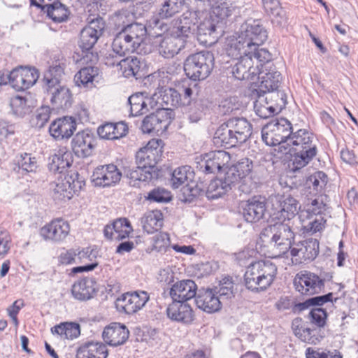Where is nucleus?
<instances>
[{"mask_svg":"<svg viewBox=\"0 0 358 358\" xmlns=\"http://www.w3.org/2000/svg\"><path fill=\"white\" fill-rule=\"evenodd\" d=\"M72 163L71 153L59 150L49 158L48 169L60 176L55 182L53 198L57 201L70 200L74 194L80 192L84 182L78 179V173L66 174L64 171Z\"/></svg>","mask_w":358,"mask_h":358,"instance_id":"obj_1","label":"nucleus"},{"mask_svg":"<svg viewBox=\"0 0 358 358\" xmlns=\"http://www.w3.org/2000/svg\"><path fill=\"white\" fill-rule=\"evenodd\" d=\"M287 144L292 146L293 152L289 165L293 172L305 167L317 155V148L313 133L306 129H292Z\"/></svg>","mask_w":358,"mask_h":358,"instance_id":"obj_2","label":"nucleus"},{"mask_svg":"<svg viewBox=\"0 0 358 358\" xmlns=\"http://www.w3.org/2000/svg\"><path fill=\"white\" fill-rule=\"evenodd\" d=\"M293 226L294 222H289V220H279L261 232L260 238L263 241L269 238V243L275 257H282L292 248L295 236Z\"/></svg>","mask_w":358,"mask_h":358,"instance_id":"obj_3","label":"nucleus"},{"mask_svg":"<svg viewBox=\"0 0 358 358\" xmlns=\"http://www.w3.org/2000/svg\"><path fill=\"white\" fill-rule=\"evenodd\" d=\"M277 274V266L270 260L252 262L244 275L246 288L258 293L266 290L273 283Z\"/></svg>","mask_w":358,"mask_h":358,"instance_id":"obj_4","label":"nucleus"},{"mask_svg":"<svg viewBox=\"0 0 358 358\" xmlns=\"http://www.w3.org/2000/svg\"><path fill=\"white\" fill-rule=\"evenodd\" d=\"M163 145L162 140L153 138L136 153V163L138 164L136 167V181L150 182L157 180L152 162L155 161V156L162 152Z\"/></svg>","mask_w":358,"mask_h":358,"instance_id":"obj_5","label":"nucleus"},{"mask_svg":"<svg viewBox=\"0 0 358 358\" xmlns=\"http://www.w3.org/2000/svg\"><path fill=\"white\" fill-rule=\"evenodd\" d=\"M214 60L213 54L208 50L190 55L184 63L186 76L194 81L206 79L213 69Z\"/></svg>","mask_w":358,"mask_h":358,"instance_id":"obj_6","label":"nucleus"},{"mask_svg":"<svg viewBox=\"0 0 358 358\" xmlns=\"http://www.w3.org/2000/svg\"><path fill=\"white\" fill-rule=\"evenodd\" d=\"M292 129H294V127L286 118L273 120L262 128V141L269 146L287 143Z\"/></svg>","mask_w":358,"mask_h":358,"instance_id":"obj_7","label":"nucleus"},{"mask_svg":"<svg viewBox=\"0 0 358 358\" xmlns=\"http://www.w3.org/2000/svg\"><path fill=\"white\" fill-rule=\"evenodd\" d=\"M253 162L249 158H243L235 164L229 167L226 173L228 178L237 185L241 184L238 189L245 194H249L255 187L252 181Z\"/></svg>","mask_w":358,"mask_h":358,"instance_id":"obj_8","label":"nucleus"},{"mask_svg":"<svg viewBox=\"0 0 358 358\" xmlns=\"http://www.w3.org/2000/svg\"><path fill=\"white\" fill-rule=\"evenodd\" d=\"M230 160L231 156L228 152L215 150L203 155L196 162V169L206 174H215L224 169Z\"/></svg>","mask_w":358,"mask_h":358,"instance_id":"obj_9","label":"nucleus"},{"mask_svg":"<svg viewBox=\"0 0 358 358\" xmlns=\"http://www.w3.org/2000/svg\"><path fill=\"white\" fill-rule=\"evenodd\" d=\"M171 110L168 108L157 110L156 113L147 115L142 121L143 134H158L165 131L171 123Z\"/></svg>","mask_w":358,"mask_h":358,"instance_id":"obj_10","label":"nucleus"},{"mask_svg":"<svg viewBox=\"0 0 358 358\" xmlns=\"http://www.w3.org/2000/svg\"><path fill=\"white\" fill-rule=\"evenodd\" d=\"M294 285L296 290L301 294L310 296L320 293L324 283L317 275L304 271L296 274L294 280Z\"/></svg>","mask_w":358,"mask_h":358,"instance_id":"obj_11","label":"nucleus"},{"mask_svg":"<svg viewBox=\"0 0 358 358\" xmlns=\"http://www.w3.org/2000/svg\"><path fill=\"white\" fill-rule=\"evenodd\" d=\"M319 253V242L317 239L308 238L292 245L290 255L292 263L299 264L306 261H313Z\"/></svg>","mask_w":358,"mask_h":358,"instance_id":"obj_12","label":"nucleus"},{"mask_svg":"<svg viewBox=\"0 0 358 358\" xmlns=\"http://www.w3.org/2000/svg\"><path fill=\"white\" fill-rule=\"evenodd\" d=\"M247 45L252 49L259 46L267 39V31L260 20H248L242 25L240 32Z\"/></svg>","mask_w":358,"mask_h":358,"instance_id":"obj_13","label":"nucleus"},{"mask_svg":"<svg viewBox=\"0 0 358 358\" xmlns=\"http://www.w3.org/2000/svg\"><path fill=\"white\" fill-rule=\"evenodd\" d=\"M105 23L102 18L92 20L80 31L79 47L83 52L90 51L103 34Z\"/></svg>","mask_w":358,"mask_h":358,"instance_id":"obj_14","label":"nucleus"},{"mask_svg":"<svg viewBox=\"0 0 358 358\" xmlns=\"http://www.w3.org/2000/svg\"><path fill=\"white\" fill-rule=\"evenodd\" d=\"M39 78V73L35 68L19 67L10 72V85L17 91L29 89Z\"/></svg>","mask_w":358,"mask_h":358,"instance_id":"obj_15","label":"nucleus"},{"mask_svg":"<svg viewBox=\"0 0 358 358\" xmlns=\"http://www.w3.org/2000/svg\"><path fill=\"white\" fill-rule=\"evenodd\" d=\"M196 15L186 12L172 21L170 32L187 43L196 30Z\"/></svg>","mask_w":358,"mask_h":358,"instance_id":"obj_16","label":"nucleus"},{"mask_svg":"<svg viewBox=\"0 0 358 358\" xmlns=\"http://www.w3.org/2000/svg\"><path fill=\"white\" fill-rule=\"evenodd\" d=\"M244 220L250 223H256L262 220L266 211L265 197L255 196L243 201L241 206Z\"/></svg>","mask_w":358,"mask_h":358,"instance_id":"obj_17","label":"nucleus"},{"mask_svg":"<svg viewBox=\"0 0 358 358\" xmlns=\"http://www.w3.org/2000/svg\"><path fill=\"white\" fill-rule=\"evenodd\" d=\"M122 173L116 166L108 164L96 167L91 177L93 185L96 187H109L120 180Z\"/></svg>","mask_w":358,"mask_h":358,"instance_id":"obj_18","label":"nucleus"},{"mask_svg":"<svg viewBox=\"0 0 358 358\" xmlns=\"http://www.w3.org/2000/svg\"><path fill=\"white\" fill-rule=\"evenodd\" d=\"M56 81H49L48 86H44L51 103L57 108H68L71 106L72 96L68 87L61 84L54 85Z\"/></svg>","mask_w":358,"mask_h":358,"instance_id":"obj_19","label":"nucleus"},{"mask_svg":"<svg viewBox=\"0 0 358 358\" xmlns=\"http://www.w3.org/2000/svg\"><path fill=\"white\" fill-rule=\"evenodd\" d=\"M197 285L192 280H182L173 284L167 291L164 290V296H169L172 300L186 302L195 297Z\"/></svg>","mask_w":358,"mask_h":358,"instance_id":"obj_20","label":"nucleus"},{"mask_svg":"<svg viewBox=\"0 0 358 358\" xmlns=\"http://www.w3.org/2000/svg\"><path fill=\"white\" fill-rule=\"evenodd\" d=\"M70 232V225L62 219H56L40 229V235L45 241L59 243L64 241Z\"/></svg>","mask_w":358,"mask_h":358,"instance_id":"obj_21","label":"nucleus"},{"mask_svg":"<svg viewBox=\"0 0 358 358\" xmlns=\"http://www.w3.org/2000/svg\"><path fill=\"white\" fill-rule=\"evenodd\" d=\"M231 67V73L239 80H254L259 73V66H254V60L250 55L241 56Z\"/></svg>","mask_w":358,"mask_h":358,"instance_id":"obj_22","label":"nucleus"},{"mask_svg":"<svg viewBox=\"0 0 358 358\" xmlns=\"http://www.w3.org/2000/svg\"><path fill=\"white\" fill-rule=\"evenodd\" d=\"M95 145V138L90 130L78 132L73 138L71 147L78 157H87L92 155Z\"/></svg>","mask_w":358,"mask_h":358,"instance_id":"obj_23","label":"nucleus"},{"mask_svg":"<svg viewBox=\"0 0 358 358\" xmlns=\"http://www.w3.org/2000/svg\"><path fill=\"white\" fill-rule=\"evenodd\" d=\"M76 121L72 117H64L54 120L50 125L49 132L57 141L69 139L76 131Z\"/></svg>","mask_w":358,"mask_h":358,"instance_id":"obj_24","label":"nucleus"},{"mask_svg":"<svg viewBox=\"0 0 358 358\" xmlns=\"http://www.w3.org/2000/svg\"><path fill=\"white\" fill-rule=\"evenodd\" d=\"M196 306L207 313L218 312L222 308V301L213 289H201L196 294Z\"/></svg>","mask_w":358,"mask_h":358,"instance_id":"obj_25","label":"nucleus"},{"mask_svg":"<svg viewBox=\"0 0 358 358\" xmlns=\"http://www.w3.org/2000/svg\"><path fill=\"white\" fill-rule=\"evenodd\" d=\"M166 314L171 320L189 324L194 318L192 307L186 302L172 300L166 308Z\"/></svg>","mask_w":358,"mask_h":358,"instance_id":"obj_26","label":"nucleus"},{"mask_svg":"<svg viewBox=\"0 0 358 358\" xmlns=\"http://www.w3.org/2000/svg\"><path fill=\"white\" fill-rule=\"evenodd\" d=\"M194 172L190 166H182L178 167L171 174V186L173 188L177 189L185 182H187L186 187H183V194H185L187 192H189L188 196H196L198 194L197 189H194L193 186L188 184L189 181L192 182Z\"/></svg>","mask_w":358,"mask_h":358,"instance_id":"obj_27","label":"nucleus"},{"mask_svg":"<svg viewBox=\"0 0 358 358\" xmlns=\"http://www.w3.org/2000/svg\"><path fill=\"white\" fill-rule=\"evenodd\" d=\"M129 330L125 325L112 322L104 328L102 337L106 344L115 347L124 343L129 338Z\"/></svg>","mask_w":358,"mask_h":358,"instance_id":"obj_28","label":"nucleus"},{"mask_svg":"<svg viewBox=\"0 0 358 358\" xmlns=\"http://www.w3.org/2000/svg\"><path fill=\"white\" fill-rule=\"evenodd\" d=\"M133 24L125 26L114 38L112 47L115 52L120 56H126L127 53L134 52V42L131 29Z\"/></svg>","mask_w":358,"mask_h":358,"instance_id":"obj_29","label":"nucleus"},{"mask_svg":"<svg viewBox=\"0 0 358 358\" xmlns=\"http://www.w3.org/2000/svg\"><path fill=\"white\" fill-rule=\"evenodd\" d=\"M279 204L276 218L280 221L289 220L294 222L298 210L300 208L298 201L291 195H281L275 197Z\"/></svg>","mask_w":358,"mask_h":358,"instance_id":"obj_30","label":"nucleus"},{"mask_svg":"<svg viewBox=\"0 0 358 358\" xmlns=\"http://www.w3.org/2000/svg\"><path fill=\"white\" fill-rule=\"evenodd\" d=\"M132 231L131 224L124 217L116 219L111 224H107L103 230L106 238L116 241L127 238Z\"/></svg>","mask_w":358,"mask_h":358,"instance_id":"obj_31","label":"nucleus"},{"mask_svg":"<svg viewBox=\"0 0 358 358\" xmlns=\"http://www.w3.org/2000/svg\"><path fill=\"white\" fill-rule=\"evenodd\" d=\"M258 78L260 80L259 89L257 93H265L266 92L273 91L279 88L282 76L275 67L268 68L263 70L259 69L257 74Z\"/></svg>","mask_w":358,"mask_h":358,"instance_id":"obj_32","label":"nucleus"},{"mask_svg":"<svg viewBox=\"0 0 358 358\" xmlns=\"http://www.w3.org/2000/svg\"><path fill=\"white\" fill-rule=\"evenodd\" d=\"M247 43L240 34L228 37L225 42V50L227 55L235 60L241 58V56L250 55L252 48H249Z\"/></svg>","mask_w":358,"mask_h":358,"instance_id":"obj_33","label":"nucleus"},{"mask_svg":"<svg viewBox=\"0 0 358 358\" xmlns=\"http://www.w3.org/2000/svg\"><path fill=\"white\" fill-rule=\"evenodd\" d=\"M327 182V176L322 171L315 172L308 178L301 189L303 197L320 195L323 187Z\"/></svg>","mask_w":358,"mask_h":358,"instance_id":"obj_34","label":"nucleus"},{"mask_svg":"<svg viewBox=\"0 0 358 358\" xmlns=\"http://www.w3.org/2000/svg\"><path fill=\"white\" fill-rule=\"evenodd\" d=\"M303 206L309 215L325 217L329 212L328 196L320 194L317 196L303 197Z\"/></svg>","mask_w":358,"mask_h":358,"instance_id":"obj_35","label":"nucleus"},{"mask_svg":"<svg viewBox=\"0 0 358 358\" xmlns=\"http://www.w3.org/2000/svg\"><path fill=\"white\" fill-rule=\"evenodd\" d=\"M96 290V282L92 278H85L73 285L71 293L77 300L87 301L94 297Z\"/></svg>","mask_w":358,"mask_h":358,"instance_id":"obj_36","label":"nucleus"},{"mask_svg":"<svg viewBox=\"0 0 358 358\" xmlns=\"http://www.w3.org/2000/svg\"><path fill=\"white\" fill-rule=\"evenodd\" d=\"M187 42L170 32V36L160 40L159 52L165 58H171L185 48Z\"/></svg>","mask_w":358,"mask_h":358,"instance_id":"obj_37","label":"nucleus"},{"mask_svg":"<svg viewBox=\"0 0 358 358\" xmlns=\"http://www.w3.org/2000/svg\"><path fill=\"white\" fill-rule=\"evenodd\" d=\"M235 185L236 184L225 173L223 178H217L210 181L207 187L206 196L209 199H217L231 190Z\"/></svg>","mask_w":358,"mask_h":358,"instance_id":"obj_38","label":"nucleus"},{"mask_svg":"<svg viewBox=\"0 0 358 358\" xmlns=\"http://www.w3.org/2000/svg\"><path fill=\"white\" fill-rule=\"evenodd\" d=\"M213 143L217 146L224 147L226 148L235 147L237 144L240 143L237 136H236L233 131L230 129L227 122L221 124L217 129L213 137Z\"/></svg>","mask_w":358,"mask_h":358,"instance_id":"obj_39","label":"nucleus"},{"mask_svg":"<svg viewBox=\"0 0 358 358\" xmlns=\"http://www.w3.org/2000/svg\"><path fill=\"white\" fill-rule=\"evenodd\" d=\"M97 255L98 251L91 248H86L79 251L77 253L78 263H85V264L74 267L72 269V272L78 273L94 270L98 266V263L96 261Z\"/></svg>","mask_w":358,"mask_h":358,"instance_id":"obj_40","label":"nucleus"},{"mask_svg":"<svg viewBox=\"0 0 358 358\" xmlns=\"http://www.w3.org/2000/svg\"><path fill=\"white\" fill-rule=\"evenodd\" d=\"M227 123L237 136L240 144L245 143L251 136L252 124L244 117H233L227 121Z\"/></svg>","mask_w":358,"mask_h":358,"instance_id":"obj_41","label":"nucleus"},{"mask_svg":"<svg viewBox=\"0 0 358 358\" xmlns=\"http://www.w3.org/2000/svg\"><path fill=\"white\" fill-rule=\"evenodd\" d=\"M106 345L101 342H89L79 348L76 358H107Z\"/></svg>","mask_w":358,"mask_h":358,"instance_id":"obj_42","label":"nucleus"},{"mask_svg":"<svg viewBox=\"0 0 358 358\" xmlns=\"http://www.w3.org/2000/svg\"><path fill=\"white\" fill-rule=\"evenodd\" d=\"M160 340V333L155 328L148 326L136 328V342L141 343L143 348L156 345Z\"/></svg>","mask_w":358,"mask_h":358,"instance_id":"obj_43","label":"nucleus"},{"mask_svg":"<svg viewBox=\"0 0 358 358\" xmlns=\"http://www.w3.org/2000/svg\"><path fill=\"white\" fill-rule=\"evenodd\" d=\"M157 101L162 106L169 107H179L184 105L181 94L176 90L169 87L161 89L159 92V95L156 96ZM172 111L171 108H169Z\"/></svg>","mask_w":358,"mask_h":358,"instance_id":"obj_44","label":"nucleus"},{"mask_svg":"<svg viewBox=\"0 0 358 358\" xmlns=\"http://www.w3.org/2000/svg\"><path fill=\"white\" fill-rule=\"evenodd\" d=\"M156 96V94L151 95L146 90L136 92V116L147 113L154 108L158 104Z\"/></svg>","mask_w":358,"mask_h":358,"instance_id":"obj_45","label":"nucleus"},{"mask_svg":"<svg viewBox=\"0 0 358 358\" xmlns=\"http://www.w3.org/2000/svg\"><path fill=\"white\" fill-rule=\"evenodd\" d=\"M42 10L55 22L66 21L70 14L69 8L59 0L48 2L42 6Z\"/></svg>","mask_w":358,"mask_h":358,"instance_id":"obj_46","label":"nucleus"},{"mask_svg":"<svg viewBox=\"0 0 358 358\" xmlns=\"http://www.w3.org/2000/svg\"><path fill=\"white\" fill-rule=\"evenodd\" d=\"M196 28L197 29L198 41L201 43L210 45L217 38L216 27L210 20L201 23L199 26H196Z\"/></svg>","mask_w":358,"mask_h":358,"instance_id":"obj_47","label":"nucleus"},{"mask_svg":"<svg viewBox=\"0 0 358 358\" xmlns=\"http://www.w3.org/2000/svg\"><path fill=\"white\" fill-rule=\"evenodd\" d=\"M241 7L240 0H217L216 6L213 7V13L218 18L224 20Z\"/></svg>","mask_w":358,"mask_h":358,"instance_id":"obj_48","label":"nucleus"},{"mask_svg":"<svg viewBox=\"0 0 358 358\" xmlns=\"http://www.w3.org/2000/svg\"><path fill=\"white\" fill-rule=\"evenodd\" d=\"M99 78V69L94 66H87L81 69L74 76V82L76 85L88 86L94 81L98 82Z\"/></svg>","mask_w":358,"mask_h":358,"instance_id":"obj_49","label":"nucleus"},{"mask_svg":"<svg viewBox=\"0 0 358 358\" xmlns=\"http://www.w3.org/2000/svg\"><path fill=\"white\" fill-rule=\"evenodd\" d=\"M184 4L183 0H165L157 10L161 19H168L179 13Z\"/></svg>","mask_w":358,"mask_h":358,"instance_id":"obj_50","label":"nucleus"},{"mask_svg":"<svg viewBox=\"0 0 358 358\" xmlns=\"http://www.w3.org/2000/svg\"><path fill=\"white\" fill-rule=\"evenodd\" d=\"M143 229L148 234L158 231L163 225L162 214L160 211L147 213L142 221Z\"/></svg>","mask_w":358,"mask_h":358,"instance_id":"obj_51","label":"nucleus"},{"mask_svg":"<svg viewBox=\"0 0 358 358\" xmlns=\"http://www.w3.org/2000/svg\"><path fill=\"white\" fill-rule=\"evenodd\" d=\"M151 247L145 249L147 253H150L155 250L158 252H166V249L170 246V238L167 233L159 232L155 234L152 238H149Z\"/></svg>","mask_w":358,"mask_h":358,"instance_id":"obj_52","label":"nucleus"},{"mask_svg":"<svg viewBox=\"0 0 358 358\" xmlns=\"http://www.w3.org/2000/svg\"><path fill=\"white\" fill-rule=\"evenodd\" d=\"M257 94L258 98L254 103V109L259 117L266 119L278 113L274 106L264 98V95L261 93Z\"/></svg>","mask_w":358,"mask_h":358,"instance_id":"obj_53","label":"nucleus"},{"mask_svg":"<svg viewBox=\"0 0 358 358\" xmlns=\"http://www.w3.org/2000/svg\"><path fill=\"white\" fill-rule=\"evenodd\" d=\"M264 98L274 106L275 110L279 113L287 104V95L283 90L278 89L262 93Z\"/></svg>","mask_w":358,"mask_h":358,"instance_id":"obj_54","label":"nucleus"},{"mask_svg":"<svg viewBox=\"0 0 358 358\" xmlns=\"http://www.w3.org/2000/svg\"><path fill=\"white\" fill-rule=\"evenodd\" d=\"M234 282L230 277H224L220 281L217 286L213 289L221 300L231 299L234 296Z\"/></svg>","mask_w":358,"mask_h":358,"instance_id":"obj_55","label":"nucleus"},{"mask_svg":"<svg viewBox=\"0 0 358 358\" xmlns=\"http://www.w3.org/2000/svg\"><path fill=\"white\" fill-rule=\"evenodd\" d=\"M252 58L255 59L256 65L259 66L260 70L271 68L273 66L271 61V55L270 52L264 48H259V46H256V48L252 49Z\"/></svg>","mask_w":358,"mask_h":358,"instance_id":"obj_56","label":"nucleus"},{"mask_svg":"<svg viewBox=\"0 0 358 358\" xmlns=\"http://www.w3.org/2000/svg\"><path fill=\"white\" fill-rule=\"evenodd\" d=\"M115 307L120 313L131 315L134 313V301L132 293L123 294L115 301Z\"/></svg>","mask_w":358,"mask_h":358,"instance_id":"obj_57","label":"nucleus"},{"mask_svg":"<svg viewBox=\"0 0 358 358\" xmlns=\"http://www.w3.org/2000/svg\"><path fill=\"white\" fill-rule=\"evenodd\" d=\"M144 197L150 202L157 203H166L172 199L171 192L162 187L153 189L147 195H145Z\"/></svg>","mask_w":358,"mask_h":358,"instance_id":"obj_58","label":"nucleus"},{"mask_svg":"<svg viewBox=\"0 0 358 358\" xmlns=\"http://www.w3.org/2000/svg\"><path fill=\"white\" fill-rule=\"evenodd\" d=\"M50 117V107L42 106L36 110L35 115L31 120V123L33 127L41 129L48 122Z\"/></svg>","mask_w":358,"mask_h":358,"instance_id":"obj_59","label":"nucleus"},{"mask_svg":"<svg viewBox=\"0 0 358 358\" xmlns=\"http://www.w3.org/2000/svg\"><path fill=\"white\" fill-rule=\"evenodd\" d=\"M117 65L124 78H129L134 76V56L128 55L117 62Z\"/></svg>","mask_w":358,"mask_h":358,"instance_id":"obj_60","label":"nucleus"},{"mask_svg":"<svg viewBox=\"0 0 358 358\" xmlns=\"http://www.w3.org/2000/svg\"><path fill=\"white\" fill-rule=\"evenodd\" d=\"M64 74V69L60 64L50 66L43 78L45 86H48L49 81H56L55 85L61 84L60 79Z\"/></svg>","mask_w":358,"mask_h":358,"instance_id":"obj_61","label":"nucleus"},{"mask_svg":"<svg viewBox=\"0 0 358 358\" xmlns=\"http://www.w3.org/2000/svg\"><path fill=\"white\" fill-rule=\"evenodd\" d=\"M262 2L267 15L282 17L283 11L278 0H262Z\"/></svg>","mask_w":358,"mask_h":358,"instance_id":"obj_62","label":"nucleus"},{"mask_svg":"<svg viewBox=\"0 0 358 358\" xmlns=\"http://www.w3.org/2000/svg\"><path fill=\"white\" fill-rule=\"evenodd\" d=\"M241 104L237 97L231 96L221 101L219 105L220 110L224 115H227L239 109Z\"/></svg>","mask_w":358,"mask_h":358,"instance_id":"obj_63","label":"nucleus"},{"mask_svg":"<svg viewBox=\"0 0 358 358\" xmlns=\"http://www.w3.org/2000/svg\"><path fill=\"white\" fill-rule=\"evenodd\" d=\"M311 322L318 327H323L326 324L327 313L326 310L322 308H313L310 313Z\"/></svg>","mask_w":358,"mask_h":358,"instance_id":"obj_64","label":"nucleus"}]
</instances>
